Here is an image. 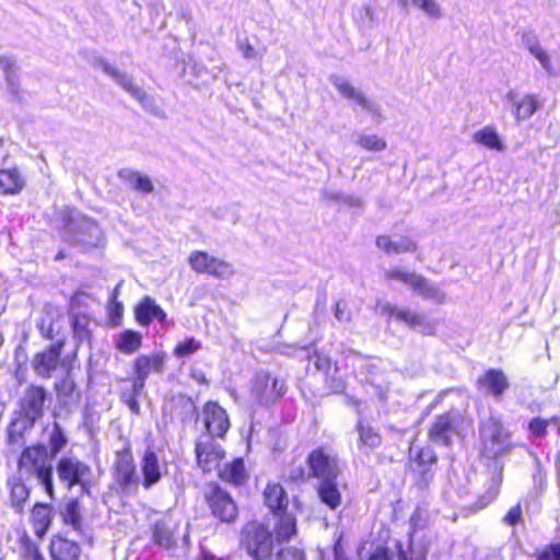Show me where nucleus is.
I'll return each instance as SVG.
<instances>
[{
	"instance_id": "obj_1",
	"label": "nucleus",
	"mask_w": 560,
	"mask_h": 560,
	"mask_svg": "<svg viewBox=\"0 0 560 560\" xmlns=\"http://www.w3.org/2000/svg\"><path fill=\"white\" fill-rule=\"evenodd\" d=\"M18 474L20 477L35 476L44 486L47 494L50 498L54 497L52 466L44 446L27 447L22 452L19 458Z\"/></svg>"
},
{
	"instance_id": "obj_2",
	"label": "nucleus",
	"mask_w": 560,
	"mask_h": 560,
	"mask_svg": "<svg viewBox=\"0 0 560 560\" xmlns=\"http://www.w3.org/2000/svg\"><path fill=\"white\" fill-rule=\"evenodd\" d=\"M482 453L488 458H497L508 453L511 447V435L499 418L491 416L482 423Z\"/></svg>"
},
{
	"instance_id": "obj_3",
	"label": "nucleus",
	"mask_w": 560,
	"mask_h": 560,
	"mask_svg": "<svg viewBox=\"0 0 560 560\" xmlns=\"http://www.w3.org/2000/svg\"><path fill=\"white\" fill-rule=\"evenodd\" d=\"M242 544L254 560L271 559L273 551L272 535L262 524H248L243 530Z\"/></svg>"
},
{
	"instance_id": "obj_4",
	"label": "nucleus",
	"mask_w": 560,
	"mask_h": 560,
	"mask_svg": "<svg viewBox=\"0 0 560 560\" xmlns=\"http://www.w3.org/2000/svg\"><path fill=\"white\" fill-rule=\"evenodd\" d=\"M382 315L402 322L411 329H416L425 335H432L436 330V323L424 314L412 312L409 308H400L396 305L384 303L378 305Z\"/></svg>"
},
{
	"instance_id": "obj_5",
	"label": "nucleus",
	"mask_w": 560,
	"mask_h": 560,
	"mask_svg": "<svg viewBox=\"0 0 560 560\" xmlns=\"http://www.w3.org/2000/svg\"><path fill=\"white\" fill-rule=\"evenodd\" d=\"M188 264L194 271L208 273L219 279H230L235 273L230 262L201 250L192 252L188 257Z\"/></svg>"
},
{
	"instance_id": "obj_6",
	"label": "nucleus",
	"mask_w": 560,
	"mask_h": 560,
	"mask_svg": "<svg viewBox=\"0 0 560 560\" xmlns=\"http://www.w3.org/2000/svg\"><path fill=\"white\" fill-rule=\"evenodd\" d=\"M284 393V383L277 378H272L267 373L257 374L250 389L252 399L259 405H269L275 402L283 396Z\"/></svg>"
},
{
	"instance_id": "obj_7",
	"label": "nucleus",
	"mask_w": 560,
	"mask_h": 560,
	"mask_svg": "<svg viewBox=\"0 0 560 560\" xmlns=\"http://www.w3.org/2000/svg\"><path fill=\"white\" fill-rule=\"evenodd\" d=\"M330 82L338 91V93L359 105L362 110L372 115L377 121L383 119L380 104L369 100L360 90L355 89L348 80L332 75Z\"/></svg>"
},
{
	"instance_id": "obj_8",
	"label": "nucleus",
	"mask_w": 560,
	"mask_h": 560,
	"mask_svg": "<svg viewBox=\"0 0 560 560\" xmlns=\"http://www.w3.org/2000/svg\"><path fill=\"white\" fill-rule=\"evenodd\" d=\"M90 474V467L73 457H62L57 464V475L60 481L68 488L81 485L85 489V479Z\"/></svg>"
},
{
	"instance_id": "obj_9",
	"label": "nucleus",
	"mask_w": 560,
	"mask_h": 560,
	"mask_svg": "<svg viewBox=\"0 0 560 560\" xmlns=\"http://www.w3.org/2000/svg\"><path fill=\"white\" fill-rule=\"evenodd\" d=\"M114 478L124 492L130 493L138 489L139 479L136 475L133 459L129 452L117 454Z\"/></svg>"
},
{
	"instance_id": "obj_10",
	"label": "nucleus",
	"mask_w": 560,
	"mask_h": 560,
	"mask_svg": "<svg viewBox=\"0 0 560 560\" xmlns=\"http://www.w3.org/2000/svg\"><path fill=\"white\" fill-rule=\"evenodd\" d=\"M202 420L210 438H223L230 428L226 411L214 401H208L202 410Z\"/></svg>"
},
{
	"instance_id": "obj_11",
	"label": "nucleus",
	"mask_w": 560,
	"mask_h": 560,
	"mask_svg": "<svg viewBox=\"0 0 560 560\" xmlns=\"http://www.w3.org/2000/svg\"><path fill=\"white\" fill-rule=\"evenodd\" d=\"M197 463L203 471H212L219 468L220 463L225 456V452L221 446L207 436L198 441L196 445Z\"/></svg>"
},
{
	"instance_id": "obj_12",
	"label": "nucleus",
	"mask_w": 560,
	"mask_h": 560,
	"mask_svg": "<svg viewBox=\"0 0 560 560\" xmlns=\"http://www.w3.org/2000/svg\"><path fill=\"white\" fill-rule=\"evenodd\" d=\"M375 243L388 256L413 254L418 250V243L410 235H380Z\"/></svg>"
},
{
	"instance_id": "obj_13",
	"label": "nucleus",
	"mask_w": 560,
	"mask_h": 560,
	"mask_svg": "<svg viewBox=\"0 0 560 560\" xmlns=\"http://www.w3.org/2000/svg\"><path fill=\"white\" fill-rule=\"evenodd\" d=\"M308 466L311 474L322 479H336L339 472L337 459L326 454L322 448L313 451L308 456Z\"/></svg>"
},
{
	"instance_id": "obj_14",
	"label": "nucleus",
	"mask_w": 560,
	"mask_h": 560,
	"mask_svg": "<svg viewBox=\"0 0 560 560\" xmlns=\"http://www.w3.org/2000/svg\"><path fill=\"white\" fill-rule=\"evenodd\" d=\"M505 98L512 102V112L517 121L528 120L542 107V103L538 95L533 93H526L518 96L515 91H509Z\"/></svg>"
},
{
	"instance_id": "obj_15",
	"label": "nucleus",
	"mask_w": 560,
	"mask_h": 560,
	"mask_svg": "<svg viewBox=\"0 0 560 560\" xmlns=\"http://www.w3.org/2000/svg\"><path fill=\"white\" fill-rule=\"evenodd\" d=\"M61 349L62 343L57 342L36 353L32 361L34 371L42 377H50L60 363Z\"/></svg>"
},
{
	"instance_id": "obj_16",
	"label": "nucleus",
	"mask_w": 560,
	"mask_h": 560,
	"mask_svg": "<svg viewBox=\"0 0 560 560\" xmlns=\"http://www.w3.org/2000/svg\"><path fill=\"white\" fill-rule=\"evenodd\" d=\"M210 508L214 516L222 522H233L237 515V508L232 498L221 489H215L210 498Z\"/></svg>"
},
{
	"instance_id": "obj_17",
	"label": "nucleus",
	"mask_w": 560,
	"mask_h": 560,
	"mask_svg": "<svg viewBox=\"0 0 560 560\" xmlns=\"http://www.w3.org/2000/svg\"><path fill=\"white\" fill-rule=\"evenodd\" d=\"M177 524L172 517L164 516L152 527V539L155 545L164 549H172L176 546L175 530Z\"/></svg>"
},
{
	"instance_id": "obj_18",
	"label": "nucleus",
	"mask_w": 560,
	"mask_h": 560,
	"mask_svg": "<svg viewBox=\"0 0 560 560\" xmlns=\"http://www.w3.org/2000/svg\"><path fill=\"white\" fill-rule=\"evenodd\" d=\"M45 398L46 393L42 387L31 386L25 390L22 398V411L32 422L42 416Z\"/></svg>"
},
{
	"instance_id": "obj_19",
	"label": "nucleus",
	"mask_w": 560,
	"mask_h": 560,
	"mask_svg": "<svg viewBox=\"0 0 560 560\" xmlns=\"http://www.w3.org/2000/svg\"><path fill=\"white\" fill-rule=\"evenodd\" d=\"M135 315L141 326H149L153 319L160 323L166 320V313L149 296H145L137 304Z\"/></svg>"
},
{
	"instance_id": "obj_20",
	"label": "nucleus",
	"mask_w": 560,
	"mask_h": 560,
	"mask_svg": "<svg viewBox=\"0 0 560 560\" xmlns=\"http://www.w3.org/2000/svg\"><path fill=\"white\" fill-rule=\"evenodd\" d=\"M59 514L63 525L72 528L79 535H85L81 515V506L78 500L69 499L60 505Z\"/></svg>"
},
{
	"instance_id": "obj_21",
	"label": "nucleus",
	"mask_w": 560,
	"mask_h": 560,
	"mask_svg": "<svg viewBox=\"0 0 560 560\" xmlns=\"http://www.w3.org/2000/svg\"><path fill=\"white\" fill-rule=\"evenodd\" d=\"M49 551L52 560H79L81 553L77 542L61 536L51 539Z\"/></svg>"
},
{
	"instance_id": "obj_22",
	"label": "nucleus",
	"mask_w": 560,
	"mask_h": 560,
	"mask_svg": "<svg viewBox=\"0 0 560 560\" xmlns=\"http://www.w3.org/2000/svg\"><path fill=\"white\" fill-rule=\"evenodd\" d=\"M474 143L495 152H504L506 147L498 130L493 126H485L472 135Z\"/></svg>"
},
{
	"instance_id": "obj_23",
	"label": "nucleus",
	"mask_w": 560,
	"mask_h": 560,
	"mask_svg": "<svg viewBox=\"0 0 560 560\" xmlns=\"http://www.w3.org/2000/svg\"><path fill=\"white\" fill-rule=\"evenodd\" d=\"M141 471L144 488L149 489L160 481L162 477V465L159 463L158 456L152 450L144 452L141 460Z\"/></svg>"
},
{
	"instance_id": "obj_24",
	"label": "nucleus",
	"mask_w": 560,
	"mask_h": 560,
	"mask_svg": "<svg viewBox=\"0 0 560 560\" xmlns=\"http://www.w3.org/2000/svg\"><path fill=\"white\" fill-rule=\"evenodd\" d=\"M357 432L359 435L358 447L362 452H370L381 446L382 435L378 430L370 423L359 420L357 423Z\"/></svg>"
},
{
	"instance_id": "obj_25",
	"label": "nucleus",
	"mask_w": 560,
	"mask_h": 560,
	"mask_svg": "<svg viewBox=\"0 0 560 560\" xmlns=\"http://www.w3.org/2000/svg\"><path fill=\"white\" fill-rule=\"evenodd\" d=\"M399 560H425L428 547L424 542L417 539V533L413 530L409 534V540L406 547L401 542H397Z\"/></svg>"
},
{
	"instance_id": "obj_26",
	"label": "nucleus",
	"mask_w": 560,
	"mask_h": 560,
	"mask_svg": "<svg viewBox=\"0 0 560 560\" xmlns=\"http://www.w3.org/2000/svg\"><path fill=\"white\" fill-rule=\"evenodd\" d=\"M478 384L487 393L497 397L501 396L509 386L503 372L494 369L489 370L482 377H480L478 380Z\"/></svg>"
},
{
	"instance_id": "obj_27",
	"label": "nucleus",
	"mask_w": 560,
	"mask_h": 560,
	"mask_svg": "<svg viewBox=\"0 0 560 560\" xmlns=\"http://www.w3.org/2000/svg\"><path fill=\"white\" fill-rule=\"evenodd\" d=\"M164 353L140 355L135 361V373H139L147 378L151 373H162L164 370Z\"/></svg>"
},
{
	"instance_id": "obj_28",
	"label": "nucleus",
	"mask_w": 560,
	"mask_h": 560,
	"mask_svg": "<svg viewBox=\"0 0 560 560\" xmlns=\"http://www.w3.org/2000/svg\"><path fill=\"white\" fill-rule=\"evenodd\" d=\"M429 434L434 442L445 445L450 444L452 438L455 435V428L450 415L438 417L433 422Z\"/></svg>"
},
{
	"instance_id": "obj_29",
	"label": "nucleus",
	"mask_w": 560,
	"mask_h": 560,
	"mask_svg": "<svg viewBox=\"0 0 560 560\" xmlns=\"http://www.w3.org/2000/svg\"><path fill=\"white\" fill-rule=\"evenodd\" d=\"M51 520V508L48 504L36 503L34 505L31 512V521L37 537L42 538L47 533Z\"/></svg>"
},
{
	"instance_id": "obj_30",
	"label": "nucleus",
	"mask_w": 560,
	"mask_h": 560,
	"mask_svg": "<svg viewBox=\"0 0 560 560\" xmlns=\"http://www.w3.org/2000/svg\"><path fill=\"white\" fill-rule=\"evenodd\" d=\"M265 503L273 514L282 513L288 505L284 489L279 483H269L264 491Z\"/></svg>"
},
{
	"instance_id": "obj_31",
	"label": "nucleus",
	"mask_w": 560,
	"mask_h": 560,
	"mask_svg": "<svg viewBox=\"0 0 560 560\" xmlns=\"http://www.w3.org/2000/svg\"><path fill=\"white\" fill-rule=\"evenodd\" d=\"M413 292L422 299L429 300L435 304H443L446 299L445 293L440 287L429 282L421 275L419 277V282H417V285L413 289Z\"/></svg>"
},
{
	"instance_id": "obj_32",
	"label": "nucleus",
	"mask_w": 560,
	"mask_h": 560,
	"mask_svg": "<svg viewBox=\"0 0 560 560\" xmlns=\"http://www.w3.org/2000/svg\"><path fill=\"white\" fill-rule=\"evenodd\" d=\"M24 187V180L16 170L0 171V194L15 195Z\"/></svg>"
},
{
	"instance_id": "obj_33",
	"label": "nucleus",
	"mask_w": 560,
	"mask_h": 560,
	"mask_svg": "<svg viewBox=\"0 0 560 560\" xmlns=\"http://www.w3.org/2000/svg\"><path fill=\"white\" fill-rule=\"evenodd\" d=\"M22 478L23 477L18 476L9 481L11 504L18 512L23 511L24 504L30 497V489L23 482Z\"/></svg>"
},
{
	"instance_id": "obj_34",
	"label": "nucleus",
	"mask_w": 560,
	"mask_h": 560,
	"mask_svg": "<svg viewBox=\"0 0 560 560\" xmlns=\"http://www.w3.org/2000/svg\"><path fill=\"white\" fill-rule=\"evenodd\" d=\"M119 175L129 185V187L142 194H150L154 189L150 177L137 171L125 170L120 172Z\"/></svg>"
},
{
	"instance_id": "obj_35",
	"label": "nucleus",
	"mask_w": 560,
	"mask_h": 560,
	"mask_svg": "<svg viewBox=\"0 0 560 560\" xmlns=\"http://www.w3.org/2000/svg\"><path fill=\"white\" fill-rule=\"evenodd\" d=\"M402 9H407L410 4L421 10L428 18L439 20L443 16L441 5L436 0H397Z\"/></svg>"
},
{
	"instance_id": "obj_36",
	"label": "nucleus",
	"mask_w": 560,
	"mask_h": 560,
	"mask_svg": "<svg viewBox=\"0 0 560 560\" xmlns=\"http://www.w3.org/2000/svg\"><path fill=\"white\" fill-rule=\"evenodd\" d=\"M334 480L335 479L324 480L318 487L320 501L332 510L337 509L341 503V494Z\"/></svg>"
},
{
	"instance_id": "obj_37",
	"label": "nucleus",
	"mask_w": 560,
	"mask_h": 560,
	"mask_svg": "<svg viewBox=\"0 0 560 560\" xmlns=\"http://www.w3.org/2000/svg\"><path fill=\"white\" fill-rule=\"evenodd\" d=\"M219 475L222 480L230 483H243L246 479L244 462L241 458L234 459L232 463L226 464Z\"/></svg>"
},
{
	"instance_id": "obj_38",
	"label": "nucleus",
	"mask_w": 560,
	"mask_h": 560,
	"mask_svg": "<svg viewBox=\"0 0 560 560\" xmlns=\"http://www.w3.org/2000/svg\"><path fill=\"white\" fill-rule=\"evenodd\" d=\"M141 341L142 337L139 332L125 330L119 335L116 341V348L122 353L130 354L140 348Z\"/></svg>"
},
{
	"instance_id": "obj_39",
	"label": "nucleus",
	"mask_w": 560,
	"mask_h": 560,
	"mask_svg": "<svg viewBox=\"0 0 560 560\" xmlns=\"http://www.w3.org/2000/svg\"><path fill=\"white\" fill-rule=\"evenodd\" d=\"M355 143L371 152H381L387 148V142L382 137L363 132L357 135Z\"/></svg>"
},
{
	"instance_id": "obj_40",
	"label": "nucleus",
	"mask_w": 560,
	"mask_h": 560,
	"mask_svg": "<svg viewBox=\"0 0 560 560\" xmlns=\"http://www.w3.org/2000/svg\"><path fill=\"white\" fill-rule=\"evenodd\" d=\"M420 275L408 271L401 267H394L385 271V278L407 284L412 291L419 282Z\"/></svg>"
},
{
	"instance_id": "obj_41",
	"label": "nucleus",
	"mask_w": 560,
	"mask_h": 560,
	"mask_svg": "<svg viewBox=\"0 0 560 560\" xmlns=\"http://www.w3.org/2000/svg\"><path fill=\"white\" fill-rule=\"evenodd\" d=\"M105 70L116 80V82L122 89H125L137 100L142 101V98L144 97V93L133 83L130 77H128L125 73H120L119 71L112 68H106Z\"/></svg>"
},
{
	"instance_id": "obj_42",
	"label": "nucleus",
	"mask_w": 560,
	"mask_h": 560,
	"mask_svg": "<svg viewBox=\"0 0 560 560\" xmlns=\"http://www.w3.org/2000/svg\"><path fill=\"white\" fill-rule=\"evenodd\" d=\"M295 534V518L290 514H283L277 529L279 539H289Z\"/></svg>"
},
{
	"instance_id": "obj_43",
	"label": "nucleus",
	"mask_w": 560,
	"mask_h": 560,
	"mask_svg": "<svg viewBox=\"0 0 560 560\" xmlns=\"http://www.w3.org/2000/svg\"><path fill=\"white\" fill-rule=\"evenodd\" d=\"M236 47L246 60L260 59L264 55V52L259 51L250 44L247 37L237 38Z\"/></svg>"
},
{
	"instance_id": "obj_44",
	"label": "nucleus",
	"mask_w": 560,
	"mask_h": 560,
	"mask_svg": "<svg viewBox=\"0 0 560 560\" xmlns=\"http://www.w3.org/2000/svg\"><path fill=\"white\" fill-rule=\"evenodd\" d=\"M529 51L538 60V62L540 63V66L544 68V70L547 73H549V74L553 73L550 57H549L548 52L540 45L534 44V45L529 46Z\"/></svg>"
},
{
	"instance_id": "obj_45",
	"label": "nucleus",
	"mask_w": 560,
	"mask_h": 560,
	"mask_svg": "<svg viewBox=\"0 0 560 560\" xmlns=\"http://www.w3.org/2000/svg\"><path fill=\"white\" fill-rule=\"evenodd\" d=\"M201 345L199 341H197L196 339L194 338H189V339H186L182 342H179L175 350H174V354L178 358H183V357H188L192 353H195L196 351H198L200 349Z\"/></svg>"
},
{
	"instance_id": "obj_46",
	"label": "nucleus",
	"mask_w": 560,
	"mask_h": 560,
	"mask_svg": "<svg viewBox=\"0 0 560 560\" xmlns=\"http://www.w3.org/2000/svg\"><path fill=\"white\" fill-rule=\"evenodd\" d=\"M270 560H305L304 552L296 548L279 550Z\"/></svg>"
},
{
	"instance_id": "obj_47",
	"label": "nucleus",
	"mask_w": 560,
	"mask_h": 560,
	"mask_svg": "<svg viewBox=\"0 0 560 560\" xmlns=\"http://www.w3.org/2000/svg\"><path fill=\"white\" fill-rule=\"evenodd\" d=\"M551 421H556V418H551L550 420L535 418L529 422L528 429L533 435L539 438L546 433L547 427Z\"/></svg>"
},
{
	"instance_id": "obj_48",
	"label": "nucleus",
	"mask_w": 560,
	"mask_h": 560,
	"mask_svg": "<svg viewBox=\"0 0 560 560\" xmlns=\"http://www.w3.org/2000/svg\"><path fill=\"white\" fill-rule=\"evenodd\" d=\"M335 317L340 323H349L351 320V313L343 301L336 303Z\"/></svg>"
},
{
	"instance_id": "obj_49",
	"label": "nucleus",
	"mask_w": 560,
	"mask_h": 560,
	"mask_svg": "<svg viewBox=\"0 0 560 560\" xmlns=\"http://www.w3.org/2000/svg\"><path fill=\"white\" fill-rule=\"evenodd\" d=\"M537 560H560V544H552L538 553Z\"/></svg>"
},
{
	"instance_id": "obj_50",
	"label": "nucleus",
	"mask_w": 560,
	"mask_h": 560,
	"mask_svg": "<svg viewBox=\"0 0 560 560\" xmlns=\"http://www.w3.org/2000/svg\"><path fill=\"white\" fill-rule=\"evenodd\" d=\"M50 445L54 453H58L66 445V439L57 425L50 435Z\"/></svg>"
},
{
	"instance_id": "obj_51",
	"label": "nucleus",
	"mask_w": 560,
	"mask_h": 560,
	"mask_svg": "<svg viewBox=\"0 0 560 560\" xmlns=\"http://www.w3.org/2000/svg\"><path fill=\"white\" fill-rule=\"evenodd\" d=\"M521 515H522V510H521V506L517 504V505L513 506L508 512V514L504 517V521L509 525H515L521 520Z\"/></svg>"
},
{
	"instance_id": "obj_52",
	"label": "nucleus",
	"mask_w": 560,
	"mask_h": 560,
	"mask_svg": "<svg viewBox=\"0 0 560 560\" xmlns=\"http://www.w3.org/2000/svg\"><path fill=\"white\" fill-rule=\"evenodd\" d=\"M24 560H44V557L37 546L27 545L24 552Z\"/></svg>"
},
{
	"instance_id": "obj_53",
	"label": "nucleus",
	"mask_w": 560,
	"mask_h": 560,
	"mask_svg": "<svg viewBox=\"0 0 560 560\" xmlns=\"http://www.w3.org/2000/svg\"><path fill=\"white\" fill-rule=\"evenodd\" d=\"M498 490H499V485L497 482H494L490 489L488 490V492L486 493V495H483L481 498V506H487L490 502H492L494 500V498L497 497L498 494Z\"/></svg>"
},
{
	"instance_id": "obj_54",
	"label": "nucleus",
	"mask_w": 560,
	"mask_h": 560,
	"mask_svg": "<svg viewBox=\"0 0 560 560\" xmlns=\"http://www.w3.org/2000/svg\"><path fill=\"white\" fill-rule=\"evenodd\" d=\"M145 380V376L136 373V377L132 383V392L135 396H139L142 393Z\"/></svg>"
},
{
	"instance_id": "obj_55",
	"label": "nucleus",
	"mask_w": 560,
	"mask_h": 560,
	"mask_svg": "<svg viewBox=\"0 0 560 560\" xmlns=\"http://www.w3.org/2000/svg\"><path fill=\"white\" fill-rule=\"evenodd\" d=\"M124 307L120 303H115L110 310V319L114 325H118L122 316Z\"/></svg>"
},
{
	"instance_id": "obj_56",
	"label": "nucleus",
	"mask_w": 560,
	"mask_h": 560,
	"mask_svg": "<svg viewBox=\"0 0 560 560\" xmlns=\"http://www.w3.org/2000/svg\"><path fill=\"white\" fill-rule=\"evenodd\" d=\"M370 560H389L386 549L377 548L370 557Z\"/></svg>"
},
{
	"instance_id": "obj_57",
	"label": "nucleus",
	"mask_w": 560,
	"mask_h": 560,
	"mask_svg": "<svg viewBox=\"0 0 560 560\" xmlns=\"http://www.w3.org/2000/svg\"><path fill=\"white\" fill-rule=\"evenodd\" d=\"M335 560H349V558L345 555L342 549L339 546H336L334 549Z\"/></svg>"
},
{
	"instance_id": "obj_58",
	"label": "nucleus",
	"mask_w": 560,
	"mask_h": 560,
	"mask_svg": "<svg viewBox=\"0 0 560 560\" xmlns=\"http://www.w3.org/2000/svg\"><path fill=\"white\" fill-rule=\"evenodd\" d=\"M419 457L421 460H432V454H431V451L429 450H422L420 453H419Z\"/></svg>"
},
{
	"instance_id": "obj_59",
	"label": "nucleus",
	"mask_w": 560,
	"mask_h": 560,
	"mask_svg": "<svg viewBox=\"0 0 560 560\" xmlns=\"http://www.w3.org/2000/svg\"><path fill=\"white\" fill-rule=\"evenodd\" d=\"M128 406L132 412H135V413L139 412V405L135 398H132L128 401Z\"/></svg>"
},
{
	"instance_id": "obj_60",
	"label": "nucleus",
	"mask_w": 560,
	"mask_h": 560,
	"mask_svg": "<svg viewBox=\"0 0 560 560\" xmlns=\"http://www.w3.org/2000/svg\"><path fill=\"white\" fill-rule=\"evenodd\" d=\"M198 560H219L209 552H202Z\"/></svg>"
},
{
	"instance_id": "obj_61",
	"label": "nucleus",
	"mask_w": 560,
	"mask_h": 560,
	"mask_svg": "<svg viewBox=\"0 0 560 560\" xmlns=\"http://www.w3.org/2000/svg\"><path fill=\"white\" fill-rule=\"evenodd\" d=\"M419 518H420V516H419V514L416 512V513L411 516V518H410L411 524H412V525H416L417 520H419Z\"/></svg>"
},
{
	"instance_id": "obj_62",
	"label": "nucleus",
	"mask_w": 560,
	"mask_h": 560,
	"mask_svg": "<svg viewBox=\"0 0 560 560\" xmlns=\"http://www.w3.org/2000/svg\"><path fill=\"white\" fill-rule=\"evenodd\" d=\"M354 205H357V206H361V205H362V202H361V200H360V199H354Z\"/></svg>"
}]
</instances>
